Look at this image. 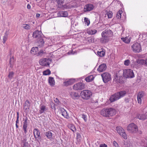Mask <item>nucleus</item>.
<instances>
[{
  "label": "nucleus",
  "instance_id": "f257e3e1",
  "mask_svg": "<svg viewBox=\"0 0 147 147\" xmlns=\"http://www.w3.org/2000/svg\"><path fill=\"white\" fill-rule=\"evenodd\" d=\"M113 35V32L110 30H106L101 33L102 37L100 38V42L102 43H107L111 39V37Z\"/></svg>",
  "mask_w": 147,
  "mask_h": 147
},
{
  "label": "nucleus",
  "instance_id": "f03ea898",
  "mask_svg": "<svg viewBox=\"0 0 147 147\" xmlns=\"http://www.w3.org/2000/svg\"><path fill=\"white\" fill-rule=\"evenodd\" d=\"M116 110L112 108H104L100 112V114L103 117H112L116 114Z\"/></svg>",
  "mask_w": 147,
  "mask_h": 147
},
{
  "label": "nucleus",
  "instance_id": "7ed1b4c3",
  "mask_svg": "<svg viewBox=\"0 0 147 147\" xmlns=\"http://www.w3.org/2000/svg\"><path fill=\"white\" fill-rule=\"evenodd\" d=\"M126 93V92L124 90L117 92L114 94L112 95L110 98V100L111 102H113L123 97Z\"/></svg>",
  "mask_w": 147,
  "mask_h": 147
},
{
  "label": "nucleus",
  "instance_id": "20e7f679",
  "mask_svg": "<svg viewBox=\"0 0 147 147\" xmlns=\"http://www.w3.org/2000/svg\"><path fill=\"white\" fill-rule=\"evenodd\" d=\"M41 32L38 31H35L33 34V36L35 38H40V39L38 42V46L40 47L43 46L44 43L43 40L41 38Z\"/></svg>",
  "mask_w": 147,
  "mask_h": 147
},
{
  "label": "nucleus",
  "instance_id": "39448f33",
  "mask_svg": "<svg viewBox=\"0 0 147 147\" xmlns=\"http://www.w3.org/2000/svg\"><path fill=\"white\" fill-rule=\"evenodd\" d=\"M92 95L90 91L88 90H84L81 92L80 95L81 97L84 99H89Z\"/></svg>",
  "mask_w": 147,
  "mask_h": 147
},
{
  "label": "nucleus",
  "instance_id": "423d86ee",
  "mask_svg": "<svg viewBox=\"0 0 147 147\" xmlns=\"http://www.w3.org/2000/svg\"><path fill=\"white\" fill-rule=\"evenodd\" d=\"M123 75L126 78H133L134 77L133 71L130 69H126L124 70Z\"/></svg>",
  "mask_w": 147,
  "mask_h": 147
},
{
  "label": "nucleus",
  "instance_id": "0eeeda50",
  "mask_svg": "<svg viewBox=\"0 0 147 147\" xmlns=\"http://www.w3.org/2000/svg\"><path fill=\"white\" fill-rule=\"evenodd\" d=\"M127 130L130 133H136L138 130L137 126L134 123H131L128 126Z\"/></svg>",
  "mask_w": 147,
  "mask_h": 147
},
{
  "label": "nucleus",
  "instance_id": "6e6552de",
  "mask_svg": "<svg viewBox=\"0 0 147 147\" xmlns=\"http://www.w3.org/2000/svg\"><path fill=\"white\" fill-rule=\"evenodd\" d=\"M132 51L135 53H139L142 51L140 44L137 42H135L131 46Z\"/></svg>",
  "mask_w": 147,
  "mask_h": 147
},
{
  "label": "nucleus",
  "instance_id": "1a4fd4ad",
  "mask_svg": "<svg viewBox=\"0 0 147 147\" xmlns=\"http://www.w3.org/2000/svg\"><path fill=\"white\" fill-rule=\"evenodd\" d=\"M52 61L51 59L50 58H46L41 59L39 61V63L40 65L43 66H49Z\"/></svg>",
  "mask_w": 147,
  "mask_h": 147
},
{
  "label": "nucleus",
  "instance_id": "9d476101",
  "mask_svg": "<svg viewBox=\"0 0 147 147\" xmlns=\"http://www.w3.org/2000/svg\"><path fill=\"white\" fill-rule=\"evenodd\" d=\"M117 132L124 139H127V137L123 129L120 126H117L116 128Z\"/></svg>",
  "mask_w": 147,
  "mask_h": 147
},
{
  "label": "nucleus",
  "instance_id": "9b49d317",
  "mask_svg": "<svg viewBox=\"0 0 147 147\" xmlns=\"http://www.w3.org/2000/svg\"><path fill=\"white\" fill-rule=\"evenodd\" d=\"M23 120L24 122L23 123V129L24 131V133L25 134H26L28 131L27 127L29 124V121L28 120L27 117L24 119Z\"/></svg>",
  "mask_w": 147,
  "mask_h": 147
},
{
  "label": "nucleus",
  "instance_id": "f8f14e48",
  "mask_svg": "<svg viewBox=\"0 0 147 147\" xmlns=\"http://www.w3.org/2000/svg\"><path fill=\"white\" fill-rule=\"evenodd\" d=\"M101 76L104 82H107L109 81L111 79V75L108 73H103L101 75Z\"/></svg>",
  "mask_w": 147,
  "mask_h": 147
},
{
  "label": "nucleus",
  "instance_id": "ddd939ff",
  "mask_svg": "<svg viewBox=\"0 0 147 147\" xmlns=\"http://www.w3.org/2000/svg\"><path fill=\"white\" fill-rule=\"evenodd\" d=\"M73 88L75 90H82L84 88V84L81 82L78 83L74 84Z\"/></svg>",
  "mask_w": 147,
  "mask_h": 147
},
{
  "label": "nucleus",
  "instance_id": "4468645a",
  "mask_svg": "<svg viewBox=\"0 0 147 147\" xmlns=\"http://www.w3.org/2000/svg\"><path fill=\"white\" fill-rule=\"evenodd\" d=\"M94 8L93 5L91 4H88L84 7L83 11L84 12H87L92 10Z\"/></svg>",
  "mask_w": 147,
  "mask_h": 147
},
{
  "label": "nucleus",
  "instance_id": "2eb2a0df",
  "mask_svg": "<svg viewBox=\"0 0 147 147\" xmlns=\"http://www.w3.org/2000/svg\"><path fill=\"white\" fill-rule=\"evenodd\" d=\"M39 113L40 114L45 113L48 110V107L45 105L41 104L39 106Z\"/></svg>",
  "mask_w": 147,
  "mask_h": 147
},
{
  "label": "nucleus",
  "instance_id": "dca6fc26",
  "mask_svg": "<svg viewBox=\"0 0 147 147\" xmlns=\"http://www.w3.org/2000/svg\"><path fill=\"white\" fill-rule=\"evenodd\" d=\"M33 134L34 137L35 139H37L38 138V139H41V137L40 136V133L38 129L35 128L34 129Z\"/></svg>",
  "mask_w": 147,
  "mask_h": 147
},
{
  "label": "nucleus",
  "instance_id": "f3484780",
  "mask_svg": "<svg viewBox=\"0 0 147 147\" xmlns=\"http://www.w3.org/2000/svg\"><path fill=\"white\" fill-rule=\"evenodd\" d=\"M75 82V79H67L65 80L64 81L63 83L65 86H68L73 84Z\"/></svg>",
  "mask_w": 147,
  "mask_h": 147
},
{
  "label": "nucleus",
  "instance_id": "a211bd4d",
  "mask_svg": "<svg viewBox=\"0 0 147 147\" xmlns=\"http://www.w3.org/2000/svg\"><path fill=\"white\" fill-rule=\"evenodd\" d=\"M60 111H61V115L63 116L65 118L68 119L69 118V115L67 114L66 111L63 108H60Z\"/></svg>",
  "mask_w": 147,
  "mask_h": 147
},
{
  "label": "nucleus",
  "instance_id": "6ab92c4d",
  "mask_svg": "<svg viewBox=\"0 0 147 147\" xmlns=\"http://www.w3.org/2000/svg\"><path fill=\"white\" fill-rule=\"evenodd\" d=\"M135 67L136 68L138 67V66H136V65L137 63L139 65H143L145 66V59H138L135 62Z\"/></svg>",
  "mask_w": 147,
  "mask_h": 147
},
{
  "label": "nucleus",
  "instance_id": "aec40b11",
  "mask_svg": "<svg viewBox=\"0 0 147 147\" xmlns=\"http://www.w3.org/2000/svg\"><path fill=\"white\" fill-rule=\"evenodd\" d=\"M107 68V66L105 64L102 63L100 65L98 69L97 70L100 72H102L105 71Z\"/></svg>",
  "mask_w": 147,
  "mask_h": 147
},
{
  "label": "nucleus",
  "instance_id": "412c9836",
  "mask_svg": "<svg viewBox=\"0 0 147 147\" xmlns=\"http://www.w3.org/2000/svg\"><path fill=\"white\" fill-rule=\"evenodd\" d=\"M137 117L140 120H144L147 118V112L144 114H138L137 115Z\"/></svg>",
  "mask_w": 147,
  "mask_h": 147
},
{
  "label": "nucleus",
  "instance_id": "4be33fe9",
  "mask_svg": "<svg viewBox=\"0 0 147 147\" xmlns=\"http://www.w3.org/2000/svg\"><path fill=\"white\" fill-rule=\"evenodd\" d=\"M144 93L142 92H140L137 95V98L138 102L139 103H141L142 102L141 98L143 96Z\"/></svg>",
  "mask_w": 147,
  "mask_h": 147
},
{
  "label": "nucleus",
  "instance_id": "5701e85b",
  "mask_svg": "<svg viewBox=\"0 0 147 147\" xmlns=\"http://www.w3.org/2000/svg\"><path fill=\"white\" fill-rule=\"evenodd\" d=\"M58 16L60 17H67L68 16V13L67 11H60L58 14Z\"/></svg>",
  "mask_w": 147,
  "mask_h": 147
},
{
  "label": "nucleus",
  "instance_id": "b1692460",
  "mask_svg": "<svg viewBox=\"0 0 147 147\" xmlns=\"http://www.w3.org/2000/svg\"><path fill=\"white\" fill-rule=\"evenodd\" d=\"M38 47H33L31 49V50L30 51V53L32 55H37V54H38Z\"/></svg>",
  "mask_w": 147,
  "mask_h": 147
},
{
  "label": "nucleus",
  "instance_id": "393cba45",
  "mask_svg": "<svg viewBox=\"0 0 147 147\" xmlns=\"http://www.w3.org/2000/svg\"><path fill=\"white\" fill-rule=\"evenodd\" d=\"M27 140L26 138H23L21 141V144H23V147H29V144L27 142Z\"/></svg>",
  "mask_w": 147,
  "mask_h": 147
},
{
  "label": "nucleus",
  "instance_id": "a878e982",
  "mask_svg": "<svg viewBox=\"0 0 147 147\" xmlns=\"http://www.w3.org/2000/svg\"><path fill=\"white\" fill-rule=\"evenodd\" d=\"M30 107V103L29 100H26V101L24 105V109L26 110L27 109H29Z\"/></svg>",
  "mask_w": 147,
  "mask_h": 147
},
{
  "label": "nucleus",
  "instance_id": "bb28decb",
  "mask_svg": "<svg viewBox=\"0 0 147 147\" xmlns=\"http://www.w3.org/2000/svg\"><path fill=\"white\" fill-rule=\"evenodd\" d=\"M45 135L48 139L51 140L52 138V134L50 131H48L45 133Z\"/></svg>",
  "mask_w": 147,
  "mask_h": 147
},
{
  "label": "nucleus",
  "instance_id": "cd10ccee",
  "mask_svg": "<svg viewBox=\"0 0 147 147\" xmlns=\"http://www.w3.org/2000/svg\"><path fill=\"white\" fill-rule=\"evenodd\" d=\"M70 95L72 98L74 99L78 98L79 97V95L78 93L71 92L70 93Z\"/></svg>",
  "mask_w": 147,
  "mask_h": 147
},
{
  "label": "nucleus",
  "instance_id": "c85d7f7f",
  "mask_svg": "<svg viewBox=\"0 0 147 147\" xmlns=\"http://www.w3.org/2000/svg\"><path fill=\"white\" fill-rule=\"evenodd\" d=\"M97 30L95 29H88L87 30V33L88 34L93 35L97 32Z\"/></svg>",
  "mask_w": 147,
  "mask_h": 147
},
{
  "label": "nucleus",
  "instance_id": "c756f323",
  "mask_svg": "<svg viewBox=\"0 0 147 147\" xmlns=\"http://www.w3.org/2000/svg\"><path fill=\"white\" fill-rule=\"evenodd\" d=\"M94 78V77L92 75L88 76L85 78L86 81L88 82H90L92 81Z\"/></svg>",
  "mask_w": 147,
  "mask_h": 147
},
{
  "label": "nucleus",
  "instance_id": "7c9ffc66",
  "mask_svg": "<svg viewBox=\"0 0 147 147\" xmlns=\"http://www.w3.org/2000/svg\"><path fill=\"white\" fill-rule=\"evenodd\" d=\"M121 40L124 42L126 43H129L130 42L131 39L129 37H126L125 38H121Z\"/></svg>",
  "mask_w": 147,
  "mask_h": 147
},
{
  "label": "nucleus",
  "instance_id": "2f4dec72",
  "mask_svg": "<svg viewBox=\"0 0 147 147\" xmlns=\"http://www.w3.org/2000/svg\"><path fill=\"white\" fill-rule=\"evenodd\" d=\"M49 82L51 86H53L55 84V82L53 78L51 77L49 78Z\"/></svg>",
  "mask_w": 147,
  "mask_h": 147
},
{
  "label": "nucleus",
  "instance_id": "473e14b6",
  "mask_svg": "<svg viewBox=\"0 0 147 147\" xmlns=\"http://www.w3.org/2000/svg\"><path fill=\"white\" fill-rule=\"evenodd\" d=\"M8 37V33L7 31L6 32L5 35L3 38V42L5 43L7 40Z\"/></svg>",
  "mask_w": 147,
  "mask_h": 147
},
{
  "label": "nucleus",
  "instance_id": "72a5a7b5",
  "mask_svg": "<svg viewBox=\"0 0 147 147\" xmlns=\"http://www.w3.org/2000/svg\"><path fill=\"white\" fill-rule=\"evenodd\" d=\"M105 15H107L108 18H110L112 17L113 13L112 12L110 11H107L106 12V13L105 14Z\"/></svg>",
  "mask_w": 147,
  "mask_h": 147
},
{
  "label": "nucleus",
  "instance_id": "f704fd0d",
  "mask_svg": "<svg viewBox=\"0 0 147 147\" xmlns=\"http://www.w3.org/2000/svg\"><path fill=\"white\" fill-rule=\"evenodd\" d=\"M97 54L100 57L104 56L105 54V53L103 51H98L97 52Z\"/></svg>",
  "mask_w": 147,
  "mask_h": 147
},
{
  "label": "nucleus",
  "instance_id": "c9c22d12",
  "mask_svg": "<svg viewBox=\"0 0 147 147\" xmlns=\"http://www.w3.org/2000/svg\"><path fill=\"white\" fill-rule=\"evenodd\" d=\"M14 75V73L13 71H10L9 72L8 75V77L10 80H11L13 78Z\"/></svg>",
  "mask_w": 147,
  "mask_h": 147
},
{
  "label": "nucleus",
  "instance_id": "e433bc0d",
  "mask_svg": "<svg viewBox=\"0 0 147 147\" xmlns=\"http://www.w3.org/2000/svg\"><path fill=\"white\" fill-rule=\"evenodd\" d=\"M122 13V11L119 10L118 11L116 17L118 19H120L121 17V14Z\"/></svg>",
  "mask_w": 147,
  "mask_h": 147
},
{
  "label": "nucleus",
  "instance_id": "4c0bfd02",
  "mask_svg": "<svg viewBox=\"0 0 147 147\" xmlns=\"http://www.w3.org/2000/svg\"><path fill=\"white\" fill-rule=\"evenodd\" d=\"M64 0H57V3L59 7H60L61 5L63 3Z\"/></svg>",
  "mask_w": 147,
  "mask_h": 147
},
{
  "label": "nucleus",
  "instance_id": "58836bf2",
  "mask_svg": "<svg viewBox=\"0 0 147 147\" xmlns=\"http://www.w3.org/2000/svg\"><path fill=\"white\" fill-rule=\"evenodd\" d=\"M87 40L89 43H93L94 42L93 37H89L87 38Z\"/></svg>",
  "mask_w": 147,
  "mask_h": 147
},
{
  "label": "nucleus",
  "instance_id": "ea45409f",
  "mask_svg": "<svg viewBox=\"0 0 147 147\" xmlns=\"http://www.w3.org/2000/svg\"><path fill=\"white\" fill-rule=\"evenodd\" d=\"M144 140H142L140 141V145L142 146H144L145 147H147V144H146L144 143Z\"/></svg>",
  "mask_w": 147,
  "mask_h": 147
},
{
  "label": "nucleus",
  "instance_id": "a19ab883",
  "mask_svg": "<svg viewBox=\"0 0 147 147\" xmlns=\"http://www.w3.org/2000/svg\"><path fill=\"white\" fill-rule=\"evenodd\" d=\"M43 74L44 75H49L51 74V71L49 69H48L45 71H44Z\"/></svg>",
  "mask_w": 147,
  "mask_h": 147
},
{
  "label": "nucleus",
  "instance_id": "79ce46f5",
  "mask_svg": "<svg viewBox=\"0 0 147 147\" xmlns=\"http://www.w3.org/2000/svg\"><path fill=\"white\" fill-rule=\"evenodd\" d=\"M84 21L85 24L88 26L90 24V21L87 18H84Z\"/></svg>",
  "mask_w": 147,
  "mask_h": 147
},
{
  "label": "nucleus",
  "instance_id": "37998d69",
  "mask_svg": "<svg viewBox=\"0 0 147 147\" xmlns=\"http://www.w3.org/2000/svg\"><path fill=\"white\" fill-rule=\"evenodd\" d=\"M119 78V77H118L116 75L114 77V78L113 79L116 82H118L120 83L122 82L120 80H119L118 79Z\"/></svg>",
  "mask_w": 147,
  "mask_h": 147
},
{
  "label": "nucleus",
  "instance_id": "c03bdc74",
  "mask_svg": "<svg viewBox=\"0 0 147 147\" xmlns=\"http://www.w3.org/2000/svg\"><path fill=\"white\" fill-rule=\"evenodd\" d=\"M69 128L73 132H74L76 130L74 126L73 125H70L69 126Z\"/></svg>",
  "mask_w": 147,
  "mask_h": 147
},
{
  "label": "nucleus",
  "instance_id": "a18cd8bd",
  "mask_svg": "<svg viewBox=\"0 0 147 147\" xmlns=\"http://www.w3.org/2000/svg\"><path fill=\"white\" fill-rule=\"evenodd\" d=\"M22 27L26 29H28L30 28V26L26 24H24L22 26Z\"/></svg>",
  "mask_w": 147,
  "mask_h": 147
},
{
  "label": "nucleus",
  "instance_id": "49530a36",
  "mask_svg": "<svg viewBox=\"0 0 147 147\" xmlns=\"http://www.w3.org/2000/svg\"><path fill=\"white\" fill-rule=\"evenodd\" d=\"M45 53V52H44V51L42 50H41L39 52H38V54H37V56H42V55L43 54Z\"/></svg>",
  "mask_w": 147,
  "mask_h": 147
},
{
  "label": "nucleus",
  "instance_id": "de8ad7c7",
  "mask_svg": "<svg viewBox=\"0 0 147 147\" xmlns=\"http://www.w3.org/2000/svg\"><path fill=\"white\" fill-rule=\"evenodd\" d=\"M124 64L125 65L128 66L130 64V61L127 59L125 60L124 62Z\"/></svg>",
  "mask_w": 147,
  "mask_h": 147
},
{
  "label": "nucleus",
  "instance_id": "09e8293b",
  "mask_svg": "<svg viewBox=\"0 0 147 147\" xmlns=\"http://www.w3.org/2000/svg\"><path fill=\"white\" fill-rule=\"evenodd\" d=\"M17 119L16 121V123L18 124L19 123V114L18 112L17 113Z\"/></svg>",
  "mask_w": 147,
  "mask_h": 147
},
{
  "label": "nucleus",
  "instance_id": "8fccbe9b",
  "mask_svg": "<svg viewBox=\"0 0 147 147\" xmlns=\"http://www.w3.org/2000/svg\"><path fill=\"white\" fill-rule=\"evenodd\" d=\"M13 58H11L10 59L9 63V64L10 65V67H12V64L13 63L12 61H13Z\"/></svg>",
  "mask_w": 147,
  "mask_h": 147
},
{
  "label": "nucleus",
  "instance_id": "3c124183",
  "mask_svg": "<svg viewBox=\"0 0 147 147\" xmlns=\"http://www.w3.org/2000/svg\"><path fill=\"white\" fill-rule=\"evenodd\" d=\"M54 101L58 105H59L60 103V102L58 99L57 98H54Z\"/></svg>",
  "mask_w": 147,
  "mask_h": 147
},
{
  "label": "nucleus",
  "instance_id": "603ef678",
  "mask_svg": "<svg viewBox=\"0 0 147 147\" xmlns=\"http://www.w3.org/2000/svg\"><path fill=\"white\" fill-rule=\"evenodd\" d=\"M82 118L84 119V121L86 122L87 120V116L84 114L82 115Z\"/></svg>",
  "mask_w": 147,
  "mask_h": 147
},
{
  "label": "nucleus",
  "instance_id": "864d4df0",
  "mask_svg": "<svg viewBox=\"0 0 147 147\" xmlns=\"http://www.w3.org/2000/svg\"><path fill=\"white\" fill-rule=\"evenodd\" d=\"M113 144L115 147H120L117 143L115 141H113Z\"/></svg>",
  "mask_w": 147,
  "mask_h": 147
},
{
  "label": "nucleus",
  "instance_id": "5fc2aeb1",
  "mask_svg": "<svg viewBox=\"0 0 147 147\" xmlns=\"http://www.w3.org/2000/svg\"><path fill=\"white\" fill-rule=\"evenodd\" d=\"M100 147H107V145L105 144H101L100 146Z\"/></svg>",
  "mask_w": 147,
  "mask_h": 147
},
{
  "label": "nucleus",
  "instance_id": "6e6d98bb",
  "mask_svg": "<svg viewBox=\"0 0 147 147\" xmlns=\"http://www.w3.org/2000/svg\"><path fill=\"white\" fill-rule=\"evenodd\" d=\"M27 9H30L31 8V6H30V5H29V4H28L27 6Z\"/></svg>",
  "mask_w": 147,
  "mask_h": 147
},
{
  "label": "nucleus",
  "instance_id": "4d7b16f0",
  "mask_svg": "<svg viewBox=\"0 0 147 147\" xmlns=\"http://www.w3.org/2000/svg\"><path fill=\"white\" fill-rule=\"evenodd\" d=\"M145 66H147V58L145 59Z\"/></svg>",
  "mask_w": 147,
  "mask_h": 147
},
{
  "label": "nucleus",
  "instance_id": "13d9d810",
  "mask_svg": "<svg viewBox=\"0 0 147 147\" xmlns=\"http://www.w3.org/2000/svg\"><path fill=\"white\" fill-rule=\"evenodd\" d=\"M69 7H75V6L74 5L71 4L69 5Z\"/></svg>",
  "mask_w": 147,
  "mask_h": 147
},
{
  "label": "nucleus",
  "instance_id": "bf43d9fd",
  "mask_svg": "<svg viewBox=\"0 0 147 147\" xmlns=\"http://www.w3.org/2000/svg\"><path fill=\"white\" fill-rule=\"evenodd\" d=\"M40 16V14L39 13H37L36 14V17L37 18L39 17Z\"/></svg>",
  "mask_w": 147,
  "mask_h": 147
},
{
  "label": "nucleus",
  "instance_id": "052dcab7",
  "mask_svg": "<svg viewBox=\"0 0 147 147\" xmlns=\"http://www.w3.org/2000/svg\"><path fill=\"white\" fill-rule=\"evenodd\" d=\"M16 128H18V124L16 123Z\"/></svg>",
  "mask_w": 147,
  "mask_h": 147
},
{
  "label": "nucleus",
  "instance_id": "680f3d73",
  "mask_svg": "<svg viewBox=\"0 0 147 147\" xmlns=\"http://www.w3.org/2000/svg\"><path fill=\"white\" fill-rule=\"evenodd\" d=\"M77 137H78L79 136H80V135L79 134H77Z\"/></svg>",
  "mask_w": 147,
  "mask_h": 147
},
{
  "label": "nucleus",
  "instance_id": "e2e57ef3",
  "mask_svg": "<svg viewBox=\"0 0 147 147\" xmlns=\"http://www.w3.org/2000/svg\"><path fill=\"white\" fill-rule=\"evenodd\" d=\"M142 36L143 37V36H145V35H144H144H142Z\"/></svg>",
  "mask_w": 147,
  "mask_h": 147
},
{
  "label": "nucleus",
  "instance_id": "0e129e2a",
  "mask_svg": "<svg viewBox=\"0 0 147 147\" xmlns=\"http://www.w3.org/2000/svg\"><path fill=\"white\" fill-rule=\"evenodd\" d=\"M125 147H128V146H125Z\"/></svg>",
  "mask_w": 147,
  "mask_h": 147
},
{
  "label": "nucleus",
  "instance_id": "69168bd1",
  "mask_svg": "<svg viewBox=\"0 0 147 147\" xmlns=\"http://www.w3.org/2000/svg\"><path fill=\"white\" fill-rule=\"evenodd\" d=\"M69 53H69V52L68 53V54H69Z\"/></svg>",
  "mask_w": 147,
  "mask_h": 147
}]
</instances>
